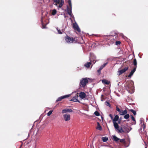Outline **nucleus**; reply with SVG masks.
Segmentation results:
<instances>
[{
	"instance_id": "12",
	"label": "nucleus",
	"mask_w": 148,
	"mask_h": 148,
	"mask_svg": "<svg viewBox=\"0 0 148 148\" xmlns=\"http://www.w3.org/2000/svg\"><path fill=\"white\" fill-rule=\"evenodd\" d=\"M73 110L72 109H63L62 111V113L64 114L66 113L67 112H72Z\"/></svg>"
},
{
	"instance_id": "29",
	"label": "nucleus",
	"mask_w": 148,
	"mask_h": 148,
	"mask_svg": "<svg viewBox=\"0 0 148 148\" xmlns=\"http://www.w3.org/2000/svg\"><path fill=\"white\" fill-rule=\"evenodd\" d=\"M94 114L97 116H98L100 115V114L97 111H96L94 112Z\"/></svg>"
},
{
	"instance_id": "5",
	"label": "nucleus",
	"mask_w": 148,
	"mask_h": 148,
	"mask_svg": "<svg viewBox=\"0 0 148 148\" xmlns=\"http://www.w3.org/2000/svg\"><path fill=\"white\" fill-rule=\"evenodd\" d=\"M71 96V95L69 94L68 95H65L62 96H61L59 97L56 100V102H58L61 101L62 99H65V98Z\"/></svg>"
},
{
	"instance_id": "8",
	"label": "nucleus",
	"mask_w": 148,
	"mask_h": 148,
	"mask_svg": "<svg viewBox=\"0 0 148 148\" xmlns=\"http://www.w3.org/2000/svg\"><path fill=\"white\" fill-rule=\"evenodd\" d=\"M67 12L68 14L70 16H71L72 15V7H68L67 6Z\"/></svg>"
},
{
	"instance_id": "37",
	"label": "nucleus",
	"mask_w": 148,
	"mask_h": 148,
	"mask_svg": "<svg viewBox=\"0 0 148 148\" xmlns=\"http://www.w3.org/2000/svg\"><path fill=\"white\" fill-rule=\"evenodd\" d=\"M106 105H107V106H110V103H109L108 102L106 101Z\"/></svg>"
},
{
	"instance_id": "41",
	"label": "nucleus",
	"mask_w": 148,
	"mask_h": 148,
	"mask_svg": "<svg viewBox=\"0 0 148 148\" xmlns=\"http://www.w3.org/2000/svg\"><path fill=\"white\" fill-rule=\"evenodd\" d=\"M107 64V63H104L102 66L103 67H104Z\"/></svg>"
},
{
	"instance_id": "19",
	"label": "nucleus",
	"mask_w": 148,
	"mask_h": 148,
	"mask_svg": "<svg viewBox=\"0 0 148 148\" xmlns=\"http://www.w3.org/2000/svg\"><path fill=\"white\" fill-rule=\"evenodd\" d=\"M91 64V62H88L87 63L85 64L84 66L85 67H86L87 68H88L90 67Z\"/></svg>"
},
{
	"instance_id": "4",
	"label": "nucleus",
	"mask_w": 148,
	"mask_h": 148,
	"mask_svg": "<svg viewBox=\"0 0 148 148\" xmlns=\"http://www.w3.org/2000/svg\"><path fill=\"white\" fill-rule=\"evenodd\" d=\"M65 39L66 42L69 43H73L74 41V39L73 37H70L68 35L66 36Z\"/></svg>"
},
{
	"instance_id": "44",
	"label": "nucleus",
	"mask_w": 148,
	"mask_h": 148,
	"mask_svg": "<svg viewBox=\"0 0 148 148\" xmlns=\"http://www.w3.org/2000/svg\"><path fill=\"white\" fill-rule=\"evenodd\" d=\"M97 71L99 73H101V71H99V69L97 70Z\"/></svg>"
},
{
	"instance_id": "23",
	"label": "nucleus",
	"mask_w": 148,
	"mask_h": 148,
	"mask_svg": "<svg viewBox=\"0 0 148 148\" xmlns=\"http://www.w3.org/2000/svg\"><path fill=\"white\" fill-rule=\"evenodd\" d=\"M102 82L108 85L110 84V82L106 79L103 80Z\"/></svg>"
},
{
	"instance_id": "7",
	"label": "nucleus",
	"mask_w": 148,
	"mask_h": 148,
	"mask_svg": "<svg viewBox=\"0 0 148 148\" xmlns=\"http://www.w3.org/2000/svg\"><path fill=\"white\" fill-rule=\"evenodd\" d=\"M63 118L65 121H69L70 119V115L67 114H64L63 115Z\"/></svg>"
},
{
	"instance_id": "6",
	"label": "nucleus",
	"mask_w": 148,
	"mask_h": 148,
	"mask_svg": "<svg viewBox=\"0 0 148 148\" xmlns=\"http://www.w3.org/2000/svg\"><path fill=\"white\" fill-rule=\"evenodd\" d=\"M73 27L75 30H77L78 32H80V29L77 23H73Z\"/></svg>"
},
{
	"instance_id": "45",
	"label": "nucleus",
	"mask_w": 148,
	"mask_h": 148,
	"mask_svg": "<svg viewBox=\"0 0 148 148\" xmlns=\"http://www.w3.org/2000/svg\"><path fill=\"white\" fill-rule=\"evenodd\" d=\"M121 122V120H120L118 122V123H119L120 124Z\"/></svg>"
},
{
	"instance_id": "27",
	"label": "nucleus",
	"mask_w": 148,
	"mask_h": 148,
	"mask_svg": "<svg viewBox=\"0 0 148 148\" xmlns=\"http://www.w3.org/2000/svg\"><path fill=\"white\" fill-rule=\"evenodd\" d=\"M56 10L55 9H54L52 10V14L53 15H54L56 14Z\"/></svg>"
},
{
	"instance_id": "15",
	"label": "nucleus",
	"mask_w": 148,
	"mask_h": 148,
	"mask_svg": "<svg viewBox=\"0 0 148 148\" xmlns=\"http://www.w3.org/2000/svg\"><path fill=\"white\" fill-rule=\"evenodd\" d=\"M136 69L135 68H134L131 71L130 74L128 75V77H131L132 75L134 72L135 71Z\"/></svg>"
},
{
	"instance_id": "33",
	"label": "nucleus",
	"mask_w": 148,
	"mask_h": 148,
	"mask_svg": "<svg viewBox=\"0 0 148 148\" xmlns=\"http://www.w3.org/2000/svg\"><path fill=\"white\" fill-rule=\"evenodd\" d=\"M68 3L69 5V7H72L71 2V0H68Z\"/></svg>"
},
{
	"instance_id": "17",
	"label": "nucleus",
	"mask_w": 148,
	"mask_h": 148,
	"mask_svg": "<svg viewBox=\"0 0 148 148\" xmlns=\"http://www.w3.org/2000/svg\"><path fill=\"white\" fill-rule=\"evenodd\" d=\"M119 116L117 115H116L115 116L114 118L112 120L113 122H116L118 121V120L119 119Z\"/></svg>"
},
{
	"instance_id": "21",
	"label": "nucleus",
	"mask_w": 148,
	"mask_h": 148,
	"mask_svg": "<svg viewBox=\"0 0 148 148\" xmlns=\"http://www.w3.org/2000/svg\"><path fill=\"white\" fill-rule=\"evenodd\" d=\"M101 139L103 142H106L108 140V138L106 137H103Z\"/></svg>"
},
{
	"instance_id": "22",
	"label": "nucleus",
	"mask_w": 148,
	"mask_h": 148,
	"mask_svg": "<svg viewBox=\"0 0 148 148\" xmlns=\"http://www.w3.org/2000/svg\"><path fill=\"white\" fill-rule=\"evenodd\" d=\"M118 35L116 34L115 35L112 36H110V38H112L114 40H117V39Z\"/></svg>"
},
{
	"instance_id": "10",
	"label": "nucleus",
	"mask_w": 148,
	"mask_h": 148,
	"mask_svg": "<svg viewBox=\"0 0 148 148\" xmlns=\"http://www.w3.org/2000/svg\"><path fill=\"white\" fill-rule=\"evenodd\" d=\"M78 95H76L74 97H73L70 101H72L74 102H79V101L77 99V98L78 97Z\"/></svg>"
},
{
	"instance_id": "32",
	"label": "nucleus",
	"mask_w": 148,
	"mask_h": 148,
	"mask_svg": "<svg viewBox=\"0 0 148 148\" xmlns=\"http://www.w3.org/2000/svg\"><path fill=\"white\" fill-rule=\"evenodd\" d=\"M121 43V42L120 41H116L115 42L116 45H120Z\"/></svg>"
},
{
	"instance_id": "30",
	"label": "nucleus",
	"mask_w": 148,
	"mask_h": 148,
	"mask_svg": "<svg viewBox=\"0 0 148 148\" xmlns=\"http://www.w3.org/2000/svg\"><path fill=\"white\" fill-rule=\"evenodd\" d=\"M53 112L52 110H50L47 113V115L48 116H49L51 115Z\"/></svg>"
},
{
	"instance_id": "26",
	"label": "nucleus",
	"mask_w": 148,
	"mask_h": 148,
	"mask_svg": "<svg viewBox=\"0 0 148 148\" xmlns=\"http://www.w3.org/2000/svg\"><path fill=\"white\" fill-rule=\"evenodd\" d=\"M130 117V115L128 114H126V115H125L124 116V118L126 119H128Z\"/></svg>"
},
{
	"instance_id": "13",
	"label": "nucleus",
	"mask_w": 148,
	"mask_h": 148,
	"mask_svg": "<svg viewBox=\"0 0 148 148\" xmlns=\"http://www.w3.org/2000/svg\"><path fill=\"white\" fill-rule=\"evenodd\" d=\"M127 111L126 110H125L124 111H123L122 110H121L119 114L121 115H124L127 114Z\"/></svg>"
},
{
	"instance_id": "42",
	"label": "nucleus",
	"mask_w": 148,
	"mask_h": 148,
	"mask_svg": "<svg viewBox=\"0 0 148 148\" xmlns=\"http://www.w3.org/2000/svg\"><path fill=\"white\" fill-rule=\"evenodd\" d=\"M123 128H124V129H125V130H126L127 129H128V128H127V127H125H125H123Z\"/></svg>"
},
{
	"instance_id": "11",
	"label": "nucleus",
	"mask_w": 148,
	"mask_h": 148,
	"mask_svg": "<svg viewBox=\"0 0 148 148\" xmlns=\"http://www.w3.org/2000/svg\"><path fill=\"white\" fill-rule=\"evenodd\" d=\"M79 97L82 99H84L86 97V94L84 92H81L79 93Z\"/></svg>"
},
{
	"instance_id": "9",
	"label": "nucleus",
	"mask_w": 148,
	"mask_h": 148,
	"mask_svg": "<svg viewBox=\"0 0 148 148\" xmlns=\"http://www.w3.org/2000/svg\"><path fill=\"white\" fill-rule=\"evenodd\" d=\"M128 67H125L124 69L119 71L118 72L119 73V75L122 74V73L128 70Z\"/></svg>"
},
{
	"instance_id": "40",
	"label": "nucleus",
	"mask_w": 148,
	"mask_h": 148,
	"mask_svg": "<svg viewBox=\"0 0 148 148\" xmlns=\"http://www.w3.org/2000/svg\"><path fill=\"white\" fill-rule=\"evenodd\" d=\"M103 67L102 65L99 69V71H101L103 68Z\"/></svg>"
},
{
	"instance_id": "46",
	"label": "nucleus",
	"mask_w": 148,
	"mask_h": 148,
	"mask_svg": "<svg viewBox=\"0 0 148 148\" xmlns=\"http://www.w3.org/2000/svg\"><path fill=\"white\" fill-rule=\"evenodd\" d=\"M145 148H147V147H146Z\"/></svg>"
},
{
	"instance_id": "43",
	"label": "nucleus",
	"mask_w": 148,
	"mask_h": 148,
	"mask_svg": "<svg viewBox=\"0 0 148 148\" xmlns=\"http://www.w3.org/2000/svg\"><path fill=\"white\" fill-rule=\"evenodd\" d=\"M61 3H62L63 4L64 3V0H61Z\"/></svg>"
},
{
	"instance_id": "25",
	"label": "nucleus",
	"mask_w": 148,
	"mask_h": 148,
	"mask_svg": "<svg viewBox=\"0 0 148 148\" xmlns=\"http://www.w3.org/2000/svg\"><path fill=\"white\" fill-rule=\"evenodd\" d=\"M129 110L132 112L134 115H136V112L135 110H134L133 109H130Z\"/></svg>"
},
{
	"instance_id": "39",
	"label": "nucleus",
	"mask_w": 148,
	"mask_h": 148,
	"mask_svg": "<svg viewBox=\"0 0 148 148\" xmlns=\"http://www.w3.org/2000/svg\"><path fill=\"white\" fill-rule=\"evenodd\" d=\"M63 4L62 3H60L59 5V7L60 8H61L63 5Z\"/></svg>"
},
{
	"instance_id": "1",
	"label": "nucleus",
	"mask_w": 148,
	"mask_h": 148,
	"mask_svg": "<svg viewBox=\"0 0 148 148\" xmlns=\"http://www.w3.org/2000/svg\"><path fill=\"white\" fill-rule=\"evenodd\" d=\"M124 86L125 89L129 93L132 94L134 92V83L132 80L127 81L125 84Z\"/></svg>"
},
{
	"instance_id": "28",
	"label": "nucleus",
	"mask_w": 148,
	"mask_h": 148,
	"mask_svg": "<svg viewBox=\"0 0 148 148\" xmlns=\"http://www.w3.org/2000/svg\"><path fill=\"white\" fill-rule=\"evenodd\" d=\"M41 23L42 25V28H46V25H44L43 24V23L42 22V20L41 19Z\"/></svg>"
},
{
	"instance_id": "38",
	"label": "nucleus",
	"mask_w": 148,
	"mask_h": 148,
	"mask_svg": "<svg viewBox=\"0 0 148 148\" xmlns=\"http://www.w3.org/2000/svg\"><path fill=\"white\" fill-rule=\"evenodd\" d=\"M109 116L110 117L111 119L113 120V117L112 114H109Z\"/></svg>"
},
{
	"instance_id": "14",
	"label": "nucleus",
	"mask_w": 148,
	"mask_h": 148,
	"mask_svg": "<svg viewBox=\"0 0 148 148\" xmlns=\"http://www.w3.org/2000/svg\"><path fill=\"white\" fill-rule=\"evenodd\" d=\"M96 57L94 56H91V58L90 59V61L91 62H93V64H94L97 60H96L95 62H94V61H95V59H96Z\"/></svg>"
},
{
	"instance_id": "3",
	"label": "nucleus",
	"mask_w": 148,
	"mask_h": 148,
	"mask_svg": "<svg viewBox=\"0 0 148 148\" xmlns=\"http://www.w3.org/2000/svg\"><path fill=\"white\" fill-rule=\"evenodd\" d=\"M114 124V126L116 129V131H117L118 133H121L125 132V131L123 129L122 127H121L119 128V126L118 123L116 122H113Z\"/></svg>"
},
{
	"instance_id": "35",
	"label": "nucleus",
	"mask_w": 148,
	"mask_h": 148,
	"mask_svg": "<svg viewBox=\"0 0 148 148\" xmlns=\"http://www.w3.org/2000/svg\"><path fill=\"white\" fill-rule=\"evenodd\" d=\"M116 110L119 112V113L121 111V110H120V109L117 106L116 107Z\"/></svg>"
},
{
	"instance_id": "36",
	"label": "nucleus",
	"mask_w": 148,
	"mask_h": 148,
	"mask_svg": "<svg viewBox=\"0 0 148 148\" xmlns=\"http://www.w3.org/2000/svg\"><path fill=\"white\" fill-rule=\"evenodd\" d=\"M57 30L59 34H62V32L60 30L58 29V28L57 29Z\"/></svg>"
},
{
	"instance_id": "2",
	"label": "nucleus",
	"mask_w": 148,
	"mask_h": 148,
	"mask_svg": "<svg viewBox=\"0 0 148 148\" xmlns=\"http://www.w3.org/2000/svg\"><path fill=\"white\" fill-rule=\"evenodd\" d=\"M89 79V78L86 77L82 79L79 84L80 88H85L86 86L88 84Z\"/></svg>"
},
{
	"instance_id": "24",
	"label": "nucleus",
	"mask_w": 148,
	"mask_h": 148,
	"mask_svg": "<svg viewBox=\"0 0 148 148\" xmlns=\"http://www.w3.org/2000/svg\"><path fill=\"white\" fill-rule=\"evenodd\" d=\"M98 127L97 128V129H98L99 130H102V127L100 125L99 123L97 122V123Z\"/></svg>"
},
{
	"instance_id": "20",
	"label": "nucleus",
	"mask_w": 148,
	"mask_h": 148,
	"mask_svg": "<svg viewBox=\"0 0 148 148\" xmlns=\"http://www.w3.org/2000/svg\"><path fill=\"white\" fill-rule=\"evenodd\" d=\"M113 137L114 140L115 141L118 142L120 140L119 138L114 135L113 136Z\"/></svg>"
},
{
	"instance_id": "31",
	"label": "nucleus",
	"mask_w": 148,
	"mask_h": 148,
	"mask_svg": "<svg viewBox=\"0 0 148 148\" xmlns=\"http://www.w3.org/2000/svg\"><path fill=\"white\" fill-rule=\"evenodd\" d=\"M131 119H132V120L133 121H135V124L136 123V120H135V118L132 115H131Z\"/></svg>"
},
{
	"instance_id": "34",
	"label": "nucleus",
	"mask_w": 148,
	"mask_h": 148,
	"mask_svg": "<svg viewBox=\"0 0 148 148\" xmlns=\"http://www.w3.org/2000/svg\"><path fill=\"white\" fill-rule=\"evenodd\" d=\"M53 1L59 4L60 3V0H54Z\"/></svg>"
},
{
	"instance_id": "16",
	"label": "nucleus",
	"mask_w": 148,
	"mask_h": 148,
	"mask_svg": "<svg viewBox=\"0 0 148 148\" xmlns=\"http://www.w3.org/2000/svg\"><path fill=\"white\" fill-rule=\"evenodd\" d=\"M133 64L134 65L133 68L136 69L137 63V61L135 58L133 61Z\"/></svg>"
},
{
	"instance_id": "47",
	"label": "nucleus",
	"mask_w": 148,
	"mask_h": 148,
	"mask_svg": "<svg viewBox=\"0 0 148 148\" xmlns=\"http://www.w3.org/2000/svg\"><path fill=\"white\" fill-rule=\"evenodd\" d=\"M143 125H144V123H143Z\"/></svg>"
},
{
	"instance_id": "18",
	"label": "nucleus",
	"mask_w": 148,
	"mask_h": 148,
	"mask_svg": "<svg viewBox=\"0 0 148 148\" xmlns=\"http://www.w3.org/2000/svg\"><path fill=\"white\" fill-rule=\"evenodd\" d=\"M119 141L122 143L123 145H125L126 144V142L125 141V139H123L120 140H119Z\"/></svg>"
}]
</instances>
